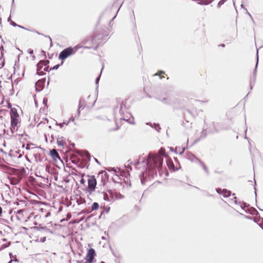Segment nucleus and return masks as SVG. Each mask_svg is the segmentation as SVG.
Masks as SVG:
<instances>
[{
  "mask_svg": "<svg viewBox=\"0 0 263 263\" xmlns=\"http://www.w3.org/2000/svg\"><path fill=\"white\" fill-rule=\"evenodd\" d=\"M158 99L161 102L164 104H170L171 102V99L168 96H165V97H160Z\"/></svg>",
  "mask_w": 263,
  "mask_h": 263,
  "instance_id": "nucleus-11",
  "label": "nucleus"
},
{
  "mask_svg": "<svg viewBox=\"0 0 263 263\" xmlns=\"http://www.w3.org/2000/svg\"><path fill=\"white\" fill-rule=\"evenodd\" d=\"M248 14H249V15L250 16V17H251L252 19H253V18H252V16H251V15L249 13H248Z\"/></svg>",
  "mask_w": 263,
  "mask_h": 263,
  "instance_id": "nucleus-41",
  "label": "nucleus"
},
{
  "mask_svg": "<svg viewBox=\"0 0 263 263\" xmlns=\"http://www.w3.org/2000/svg\"><path fill=\"white\" fill-rule=\"evenodd\" d=\"M96 255L95 251L93 249L90 248L88 250L87 255H86V260L89 263H92L93 261V259L94 256Z\"/></svg>",
  "mask_w": 263,
  "mask_h": 263,
  "instance_id": "nucleus-8",
  "label": "nucleus"
},
{
  "mask_svg": "<svg viewBox=\"0 0 263 263\" xmlns=\"http://www.w3.org/2000/svg\"><path fill=\"white\" fill-rule=\"evenodd\" d=\"M80 48H81V46L77 45L74 47H68L64 49L59 54V59L62 60H65L69 56L74 54Z\"/></svg>",
  "mask_w": 263,
  "mask_h": 263,
  "instance_id": "nucleus-3",
  "label": "nucleus"
},
{
  "mask_svg": "<svg viewBox=\"0 0 263 263\" xmlns=\"http://www.w3.org/2000/svg\"><path fill=\"white\" fill-rule=\"evenodd\" d=\"M126 111V108L125 107V104L122 102L120 104V109L119 110V112L120 115H121L122 117H121V120H125L126 121L130 123H134L133 122L130 120V118H128V117H130V115L126 113L125 115H124V112Z\"/></svg>",
  "mask_w": 263,
  "mask_h": 263,
  "instance_id": "nucleus-4",
  "label": "nucleus"
},
{
  "mask_svg": "<svg viewBox=\"0 0 263 263\" xmlns=\"http://www.w3.org/2000/svg\"><path fill=\"white\" fill-rule=\"evenodd\" d=\"M236 197H234V199L235 200L234 202H235V203H236Z\"/></svg>",
  "mask_w": 263,
  "mask_h": 263,
  "instance_id": "nucleus-39",
  "label": "nucleus"
},
{
  "mask_svg": "<svg viewBox=\"0 0 263 263\" xmlns=\"http://www.w3.org/2000/svg\"><path fill=\"white\" fill-rule=\"evenodd\" d=\"M11 127L10 132L7 133L10 136L14 135H20L21 134L18 132L21 125L19 115L15 108H12L10 111Z\"/></svg>",
  "mask_w": 263,
  "mask_h": 263,
  "instance_id": "nucleus-2",
  "label": "nucleus"
},
{
  "mask_svg": "<svg viewBox=\"0 0 263 263\" xmlns=\"http://www.w3.org/2000/svg\"><path fill=\"white\" fill-rule=\"evenodd\" d=\"M185 151L184 147L183 148H180V147H176V153H178L180 154H182Z\"/></svg>",
  "mask_w": 263,
  "mask_h": 263,
  "instance_id": "nucleus-15",
  "label": "nucleus"
},
{
  "mask_svg": "<svg viewBox=\"0 0 263 263\" xmlns=\"http://www.w3.org/2000/svg\"><path fill=\"white\" fill-rule=\"evenodd\" d=\"M58 125H59L60 126V127L62 128L63 127V123H60V124H59Z\"/></svg>",
  "mask_w": 263,
  "mask_h": 263,
  "instance_id": "nucleus-37",
  "label": "nucleus"
},
{
  "mask_svg": "<svg viewBox=\"0 0 263 263\" xmlns=\"http://www.w3.org/2000/svg\"><path fill=\"white\" fill-rule=\"evenodd\" d=\"M115 17H116V16H115L114 17H112V20H114Z\"/></svg>",
  "mask_w": 263,
  "mask_h": 263,
  "instance_id": "nucleus-47",
  "label": "nucleus"
},
{
  "mask_svg": "<svg viewBox=\"0 0 263 263\" xmlns=\"http://www.w3.org/2000/svg\"><path fill=\"white\" fill-rule=\"evenodd\" d=\"M258 58L257 57V63H256V67H255V69L254 71V73H255L256 70L257 66V65H258Z\"/></svg>",
  "mask_w": 263,
  "mask_h": 263,
  "instance_id": "nucleus-28",
  "label": "nucleus"
},
{
  "mask_svg": "<svg viewBox=\"0 0 263 263\" xmlns=\"http://www.w3.org/2000/svg\"><path fill=\"white\" fill-rule=\"evenodd\" d=\"M42 62H43V66L45 67L44 69V70L47 71L48 67H46V66L49 64V61L48 60H43V61H42Z\"/></svg>",
  "mask_w": 263,
  "mask_h": 263,
  "instance_id": "nucleus-14",
  "label": "nucleus"
},
{
  "mask_svg": "<svg viewBox=\"0 0 263 263\" xmlns=\"http://www.w3.org/2000/svg\"><path fill=\"white\" fill-rule=\"evenodd\" d=\"M112 194L114 196V200H115V199H119L123 198V196L120 193H118L116 192H112Z\"/></svg>",
  "mask_w": 263,
  "mask_h": 263,
  "instance_id": "nucleus-12",
  "label": "nucleus"
},
{
  "mask_svg": "<svg viewBox=\"0 0 263 263\" xmlns=\"http://www.w3.org/2000/svg\"><path fill=\"white\" fill-rule=\"evenodd\" d=\"M187 158L191 161L195 163H198L199 164H200L202 166L204 171L205 172L206 174H209V171L207 167L202 161H201L199 159L196 158L194 155L189 154Z\"/></svg>",
  "mask_w": 263,
  "mask_h": 263,
  "instance_id": "nucleus-5",
  "label": "nucleus"
},
{
  "mask_svg": "<svg viewBox=\"0 0 263 263\" xmlns=\"http://www.w3.org/2000/svg\"><path fill=\"white\" fill-rule=\"evenodd\" d=\"M139 163H140V160L137 161L135 164L138 165Z\"/></svg>",
  "mask_w": 263,
  "mask_h": 263,
  "instance_id": "nucleus-38",
  "label": "nucleus"
},
{
  "mask_svg": "<svg viewBox=\"0 0 263 263\" xmlns=\"http://www.w3.org/2000/svg\"><path fill=\"white\" fill-rule=\"evenodd\" d=\"M213 1V0H208L207 2L203 3V4L204 5L209 4V3H211Z\"/></svg>",
  "mask_w": 263,
  "mask_h": 263,
  "instance_id": "nucleus-30",
  "label": "nucleus"
},
{
  "mask_svg": "<svg viewBox=\"0 0 263 263\" xmlns=\"http://www.w3.org/2000/svg\"><path fill=\"white\" fill-rule=\"evenodd\" d=\"M10 244V242H8L5 238H2L0 240V250L6 248Z\"/></svg>",
  "mask_w": 263,
  "mask_h": 263,
  "instance_id": "nucleus-10",
  "label": "nucleus"
},
{
  "mask_svg": "<svg viewBox=\"0 0 263 263\" xmlns=\"http://www.w3.org/2000/svg\"><path fill=\"white\" fill-rule=\"evenodd\" d=\"M206 136V130H203L201 132V138H203Z\"/></svg>",
  "mask_w": 263,
  "mask_h": 263,
  "instance_id": "nucleus-17",
  "label": "nucleus"
},
{
  "mask_svg": "<svg viewBox=\"0 0 263 263\" xmlns=\"http://www.w3.org/2000/svg\"><path fill=\"white\" fill-rule=\"evenodd\" d=\"M12 25H13V26H18V27H20V28H22L25 29V28H24V27L21 26H20V25H16V24L15 23H14V22H13V23H12Z\"/></svg>",
  "mask_w": 263,
  "mask_h": 263,
  "instance_id": "nucleus-26",
  "label": "nucleus"
},
{
  "mask_svg": "<svg viewBox=\"0 0 263 263\" xmlns=\"http://www.w3.org/2000/svg\"><path fill=\"white\" fill-rule=\"evenodd\" d=\"M85 182V180L83 178H82L80 180V183L82 184H84Z\"/></svg>",
  "mask_w": 263,
  "mask_h": 263,
  "instance_id": "nucleus-31",
  "label": "nucleus"
},
{
  "mask_svg": "<svg viewBox=\"0 0 263 263\" xmlns=\"http://www.w3.org/2000/svg\"><path fill=\"white\" fill-rule=\"evenodd\" d=\"M101 74V72L100 73V76H99V77L96 79V84H98V83L99 81V80H100V77Z\"/></svg>",
  "mask_w": 263,
  "mask_h": 263,
  "instance_id": "nucleus-25",
  "label": "nucleus"
},
{
  "mask_svg": "<svg viewBox=\"0 0 263 263\" xmlns=\"http://www.w3.org/2000/svg\"><path fill=\"white\" fill-rule=\"evenodd\" d=\"M101 196L104 200L109 202H112L114 201V196L112 191H108V193L103 192L101 193Z\"/></svg>",
  "mask_w": 263,
  "mask_h": 263,
  "instance_id": "nucleus-7",
  "label": "nucleus"
},
{
  "mask_svg": "<svg viewBox=\"0 0 263 263\" xmlns=\"http://www.w3.org/2000/svg\"><path fill=\"white\" fill-rule=\"evenodd\" d=\"M216 191L218 194H222L223 197H229L231 195L230 191H228L225 189L221 190L220 189H217Z\"/></svg>",
  "mask_w": 263,
  "mask_h": 263,
  "instance_id": "nucleus-9",
  "label": "nucleus"
},
{
  "mask_svg": "<svg viewBox=\"0 0 263 263\" xmlns=\"http://www.w3.org/2000/svg\"><path fill=\"white\" fill-rule=\"evenodd\" d=\"M165 156V150L161 148L158 152V154L151 156L149 155L148 159L145 162L144 160L142 162L145 164L149 166L152 168H160L162 166L163 158Z\"/></svg>",
  "mask_w": 263,
  "mask_h": 263,
  "instance_id": "nucleus-1",
  "label": "nucleus"
},
{
  "mask_svg": "<svg viewBox=\"0 0 263 263\" xmlns=\"http://www.w3.org/2000/svg\"><path fill=\"white\" fill-rule=\"evenodd\" d=\"M82 107V105H81V102H80L79 106V109L78 110V116L80 114V109Z\"/></svg>",
  "mask_w": 263,
  "mask_h": 263,
  "instance_id": "nucleus-22",
  "label": "nucleus"
},
{
  "mask_svg": "<svg viewBox=\"0 0 263 263\" xmlns=\"http://www.w3.org/2000/svg\"><path fill=\"white\" fill-rule=\"evenodd\" d=\"M48 37H49V39H50V41H51V39L50 37V36H48Z\"/></svg>",
  "mask_w": 263,
  "mask_h": 263,
  "instance_id": "nucleus-45",
  "label": "nucleus"
},
{
  "mask_svg": "<svg viewBox=\"0 0 263 263\" xmlns=\"http://www.w3.org/2000/svg\"><path fill=\"white\" fill-rule=\"evenodd\" d=\"M14 3V0H12V4Z\"/></svg>",
  "mask_w": 263,
  "mask_h": 263,
  "instance_id": "nucleus-48",
  "label": "nucleus"
},
{
  "mask_svg": "<svg viewBox=\"0 0 263 263\" xmlns=\"http://www.w3.org/2000/svg\"><path fill=\"white\" fill-rule=\"evenodd\" d=\"M14 261H18V260H17V259L16 257H15V259H14Z\"/></svg>",
  "mask_w": 263,
  "mask_h": 263,
  "instance_id": "nucleus-40",
  "label": "nucleus"
},
{
  "mask_svg": "<svg viewBox=\"0 0 263 263\" xmlns=\"http://www.w3.org/2000/svg\"><path fill=\"white\" fill-rule=\"evenodd\" d=\"M96 184L97 181L95 177L94 176H89L88 179V187L91 192L95 191Z\"/></svg>",
  "mask_w": 263,
  "mask_h": 263,
  "instance_id": "nucleus-6",
  "label": "nucleus"
},
{
  "mask_svg": "<svg viewBox=\"0 0 263 263\" xmlns=\"http://www.w3.org/2000/svg\"><path fill=\"white\" fill-rule=\"evenodd\" d=\"M99 207V204L97 203V202H94L92 203V205H91V210L92 211H93V210H97Z\"/></svg>",
  "mask_w": 263,
  "mask_h": 263,
  "instance_id": "nucleus-13",
  "label": "nucleus"
},
{
  "mask_svg": "<svg viewBox=\"0 0 263 263\" xmlns=\"http://www.w3.org/2000/svg\"><path fill=\"white\" fill-rule=\"evenodd\" d=\"M52 152H53L55 153V155L59 157V155L58 153L55 150H52Z\"/></svg>",
  "mask_w": 263,
  "mask_h": 263,
  "instance_id": "nucleus-32",
  "label": "nucleus"
},
{
  "mask_svg": "<svg viewBox=\"0 0 263 263\" xmlns=\"http://www.w3.org/2000/svg\"><path fill=\"white\" fill-rule=\"evenodd\" d=\"M28 52L29 54H32L33 53V50L31 49H29Z\"/></svg>",
  "mask_w": 263,
  "mask_h": 263,
  "instance_id": "nucleus-27",
  "label": "nucleus"
},
{
  "mask_svg": "<svg viewBox=\"0 0 263 263\" xmlns=\"http://www.w3.org/2000/svg\"><path fill=\"white\" fill-rule=\"evenodd\" d=\"M45 240H46V237H43V238L41 239L42 242H44Z\"/></svg>",
  "mask_w": 263,
  "mask_h": 263,
  "instance_id": "nucleus-36",
  "label": "nucleus"
},
{
  "mask_svg": "<svg viewBox=\"0 0 263 263\" xmlns=\"http://www.w3.org/2000/svg\"><path fill=\"white\" fill-rule=\"evenodd\" d=\"M221 46L224 47V44H222V45H221Z\"/></svg>",
  "mask_w": 263,
  "mask_h": 263,
  "instance_id": "nucleus-46",
  "label": "nucleus"
},
{
  "mask_svg": "<svg viewBox=\"0 0 263 263\" xmlns=\"http://www.w3.org/2000/svg\"><path fill=\"white\" fill-rule=\"evenodd\" d=\"M155 129L158 131V132H159L160 129V127H159V125L158 124H154V127Z\"/></svg>",
  "mask_w": 263,
  "mask_h": 263,
  "instance_id": "nucleus-19",
  "label": "nucleus"
},
{
  "mask_svg": "<svg viewBox=\"0 0 263 263\" xmlns=\"http://www.w3.org/2000/svg\"><path fill=\"white\" fill-rule=\"evenodd\" d=\"M57 142H58V144L59 145H63V142L62 140H58Z\"/></svg>",
  "mask_w": 263,
  "mask_h": 263,
  "instance_id": "nucleus-23",
  "label": "nucleus"
},
{
  "mask_svg": "<svg viewBox=\"0 0 263 263\" xmlns=\"http://www.w3.org/2000/svg\"><path fill=\"white\" fill-rule=\"evenodd\" d=\"M224 3H225V2H224L223 0H221L220 1H219V2L218 4V7H219L221 5H223Z\"/></svg>",
  "mask_w": 263,
  "mask_h": 263,
  "instance_id": "nucleus-21",
  "label": "nucleus"
},
{
  "mask_svg": "<svg viewBox=\"0 0 263 263\" xmlns=\"http://www.w3.org/2000/svg\"><path fill=\"white\" fill-rule=\"evenodd\" d=\"M83 153H84V154L86 157H89V154L88 153V152H83Z\"/></svg>",
  "mask_w": 263,
  "mask_h": 263,
  "instance_id": "nucleus-29",
  "label": "nucleus"
},
{
  "mask_svg": "<svg viewBox=\"0 0 263 263\" xmlns=\"http://www.w3.org/2000/svg\"><path fill=\"white\" fill-rule=\"evenodd\" d=\"M30 145H29V144H27L26 147V149H30Z\"/></svg>",
  "mask_w": 263,
  "mask_h": 263,
  "instance_id": "nucleus-33",
  "label": "nucleus"
},
{
  "mask_svg": "<svg viewBox=\"0 0 263 263\" xmlns=\"http://www.w3.org/2000/svg\"><path fill=\"white\" fill-rule=\"evenodd\" d=\"M74 263H81V262H79V261H76V262H74Z\"/></svg>",
  "mask_w": 263,
  "mask_h": 263,
  "instance_id": "nucleus-43",
  "label": "nucleus"
},
{
  "mask_svg": "<svg viewBox=\"0 0 263 263\" xmlns=\"http://www.w3.org/2000/svg\"><path fill=\"white\" fill-rule=\"evenodd\" d=\"M74 117L73 116H71V118L69 119V120L68 121L69 122L70 121L74 122Z\"/></svg>",
  "mask_w": 263,
  "mask_h": 263,
  "instance_id": "nucleus-24",
  "label": "nucleus"
},
{
  "mask_svg": "<svg viewBox=\"0 0 263 263\" xmlns=\"http://www.w3.org/2000/svg\"><path fill=\"white\" fill-rule=\"evenodd\" d=\"M60 67V65H56L54 66H53L52 68H50V70H55L59 68Z\"/></svg>",
  "mask_w": 263,
  "mask_h": 263,
  "instance_id": "nucleus-20",
  "label": "nucleus"
},
{
  "mask_svg": "<svg viewBox=\"0 0 263 263\" xmlns=\"http://www.w3.org/2000/svg\"><path fill=\"white\" fill-rule=\"evenodd\" d=\"M43 62H42V61H41L37 64V69H41L43 68Z\"/></svg>",
  "mask_w": 263,
  "mask_h": 263,
  "instance_id": "nucleus-16",
  "label": "nucleus"
},
{
  "mask_svg": "<svg viewBox=\"0 0 263 263\" xmlns=\"http://www.w3.org/2000/svg\"><path fill=\"white\" fill-rule=\"evenodd\" d=\"M36 73H37V74H39L40 76H42V75L45 74L43 71H41V69H37V72Z\"/></svg>",
  "mask_w": 263,
  "mask_h": 263,
  "instance_id": "nucleus-18",
  "label": "nucleus"
},
{
  "mask_svg": "<svg viewBox=\"0 0 263 263\" xmlns=\"http://www.w3.org/2000/svg\"><path fill=\"white\" fill-rule=\"evenodd\" d=\"M69 122L68 121V122H66V121H64L63 122V124L68 125V124H69Z\"/></svg>",
  "mask_w": 263,
  "mask_h": 263,
  "instance_id": "nucleus-35",
  "label": "nucleus"
},
{
  "mask_svg": "<svg viewBox=\"0 0 263 263\" xmlns=\"http://www.w3.org/2000/svg\"><path fill=\"white\" fill-rule=\"evenodd\" d=\"M95 160H96V161L97 162H98V163L99 162L97 159H96Z\"/></svg>",
  "mask_w": 263,
  "mask_h": 263,
  "instance_id": "nucleus-44",
  "label": "nucleus"
},
{
  "mask_svg": "<svg viewBox=\"0 0 263 263\" xmlns=\"http://www.w3.org/2000/svg\"><path fill=\"white\" fill-rule=\"evenodd\" d=\"M50 215V212H47L46 215H45V217H48Z\"/></svg>",
  "mask_w": 263,
  "mask_h": 263,
  "instance_id": "nucleus-34",
  "label": "nucleus"
},
{
  "mask_svg": "<svg viewBox=\"0 0 263 263\" xmlns=\"http://www.w3.org/2000/svg\"><path fill=\"white\" fill-rule=\"evenodd\" d=\"M223 1H224V2H226V1H227V0H223Z\"/></svg>",
  "mask_w": 263,
  "mask_h": 263,
  "instance_id": "nucleus-49",
  "label": "nucleus"
},
{
  "mask_svg": "<svg viewBox=\"0 0 263 263\" xmlns=\"http://www.w3.org/2000/svg\"><path fill=\"white\" fill-rule=\"evenodd\" d=\"M164 73V72H163V71H160V73H161V74H162V73Z\"/></svg>",
  "mask_w": 263,
  "mask_h": 263,
  "instance_id": "nucleus-42",
  "label": "nucleus"
}]
</instances>
